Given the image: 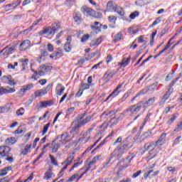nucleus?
Listing matches in <instances>:
<instances>
[{"instance_id": "f257e3e1", "label": "nucleus", "mask_w": 182, "mask_h": 182, "mask_svg": "<svg viewBox=\"0 0 182 182\" xmlns=\"http://www.w3.org/2000/svg\"><path fill=\"white\" fill-rule=\"evenodd\" d=\"M133 147V144L132 142L127 141V140L124 141L121 143L116 149L111 154V159H119L122 157V154L124 153V151H127L129 149Z\"/></svg>"}, {"instance_id": "f03ea898", "label": "nucleus", "mask_w": 182, "mask_h": 182, "mask_svg": "<svg viewBox=\"0 0 182 182\" xmlns=\"http://www.w3.org/2000/svg\"><path fill=\"white\" fill-rule=\"evenodd\" d=\"M141 107H143V102H139L136 105L129 106L127 109V112H130V116L131 117H133L134 114H136L139 110H141Z\"/></svg>"}, {"instance_id": "7ed1b4c3", "label": "nucleus", "mask_w": 182, "mask_h": 182, "mask_svg": "<svg viewBox=\"0 0 182 182\" xmlns=\"http://www.w3.org/2000/svg\"><path fill=\"white\" fill-rule=\"evenodd\" d=\"M50 87H52V84L48 85L46 88L36 90L34 92L35 97H42V96H45V95H48V92L50 90Z\"/></svg>"}, {"instance_id": "20e7f679", "label": "nucleus", "mask_w": 182, "mask_h": 182, "mask_svg": "<svg viewBox=\"0 0 182 182\" xmlns=\"http://www.w3.org/2000/svg\"><path fill=\"white\" fill-rule=\"evenodd\" d=\"M93 119V114L87 116L85 119H83L79 124H77L75 127V130H77V129L80 127H83V126H86L87 123L92 122Z\"/></svg>"}, {"instance_id": "39448f33", "label": "nucleus", "mask_w": 182, "mask_h": 182, "mask_svg": "<svg viewBox=\"0 0 182 182\" xmlns=\"http://www.w3.org/2000/svg\"><path fill=\"white\" fill-rule=\"evenodd\" d=\"M124 87V83H122L118 85V86L115 88V90L107 97V99L105 100V102H107L108 99H110V97H116L119 93L122 92V89Z\"/></svg>"}, {"instance_id": "423d86ee", "label": "nucleus", "mask_w": 182, "mask_h": 182, "mask_svg": "<svg viewBox=\"0 0 182 182\" xmlns=\"http://www.w3.org/2000/svg\"><path fill=\"white\" fill-rule=\"evenodd\" d=\"M51 69H52V67L49 65H43L38 68V71H34V73H36V75H38V76H43L45 75V73L46 72H49V70H50Z\"/></svg>"}, {"instance_id": "0eeeda50", "label": "nucleus", "mask_w": 182, "mask_h": 182, "mask_svg": "<svg viewBox=\"0 0 182 182\" xmlns=\"http://www.w3.org/2000/svg\"><path fill=\"white\" fill-rule=\"evenodd\" d=\"M9 151H11V148L9 146H0V156L1 157H8Z\"/></svg>"}, {"instance_id": "6e6552de", "label": "nucleus", "mask_w": 182, "mask_h": 182, "mask_svg": "<svg viewBox=\"0 0 182 182\" xmlns=\"http://www.w3.org/2000/svg\"><path fill=\"white\" fill-rule=\"evenodd\" d=\"M159 141H160V139H158L156 143L154 142H149L144 145V149L147 151H153L154 149H156V146L157 144H159Z\"/></svg>"}, {"instance_id": "1a4fd4ad", "label": "nucleus", "mask_w": 182, "mask_h": 182, "mask_svg": "<svg viewBox=\"0 0 182 182\" xmlns=\"http://www.w3.org/2000/svg\"><path fill=\"white\" fill-rule=\"evenodd\" d=\"M1 80L3 82H6L8 80V84L10 85V86H15V85H16L15 80H14L11 75H4L1 77Z\"/></svg>"}, {"instance_id": "9d476101", "label": "nucleus", "mask_w": 182, "mask_h": 182, "mask_svg": "<svg viewBox=\"0 0 182 182\" xmlns=\"http://www.w3.org/2000/svg\"><path fill=\"white\" fill-rule=\"evenodd\" d=\"M81 11L87 16H93V15H95V11L85 6L81 8Z\"/></svg>"}, {"instance_id": "9b49d317", "label": "nucleus", "mask_w": 182, "mask_h": 182, "mask_svg": "<svg viewBox=\"0 0 182 182\" xmlns=\"http://www.w3.org/2000/svg\"><path fill=\"white\" fill-rule=\"evenodd\" d=\"M149 136V132L144 133L143 135H140V133H138L136 136L134 138V141L136 143H141L144 141V139Z\"/></svg>"}, {"instance_id": "f8f14e48", "label": "nucleus", "mask_w": 182, "mask_h": 182, "mask_svg": "<svg viewBox=\"0 0 182 182\" xmlns=\"http://www.w3.org/2000/svg\"><path fill=\"white\" fill-rule=\"evenodd\" d=\"M39 22H42V18L36 20L28 28L22 31V33H23V35L29 33V32H31V31H32V29H33L35 26L39 23Z\"/></svg>"}, {"instance_id": "ddd939ff", "label": "nucleus", "mask_w": 182, "mask_h": 182, "mask_svg": "<svg viewBox=\"0 0 182 182\" xmlns=\"http://www.w3.org/2000/svg\"><path fill=\"white\" fill-rule=\"evenodd\" d=\"M38 35H48V36H50V35H55V33H53L51 27H46L38 32Z\"/></svg>"}, {"instance_id": "4468645a", "label": "nucleus", "mask_w": 182, "mask_h": 182, "mask_svg": "<svg viewBox=\"0 0 182 182\" xmlns=\"http://www.w3.org/2000/svg\"><path fill=\"white\" fill-rule=\"evenodd\" d=\"M52 168H53V166L50 165V167L47 170V171L44 173L43 178L44 180H49L50 178H53V177H55V174H53V172H52Z\"/></svg>"}, {"instance_id": "2eb2a0df", "label": "nucleus", "mask_w": 182, "mask_h": 182, "mask_svg": "<svg viewBox=\"0 0 182 182\" xmlns=\"http://www.w3.org/2000/svg\"><path fill=\"white\" fill-rule=\"evenodd\" d=\"M58 139H60V141H61L62 144H66V143L69 141V134L64 133L60 136H58Z\"/></svg>"}, {"instance_id": "dca6fc26", "label": "nucleus", "mask_w": 182, "mask_h": 182, "mask_svg": "<svg viewBox=\"0 0 182 182\" xmlns=\"http://www.w3.org/2000/svg\"><path fill=\"white\" fill-rule=\"evenodd\" d=\"M31 46V41L29 40L23 41L19 46L20 50H26Z\"/></svg>"}, {"instance_id": "f3484780", "label": "nucleus", "mask_w": 182, "mask_h": 182, "mask_svg": "<svg viewBox=\"0 0 182 182\" xmlns=\"http://www.w3.org/2000/svg\"><path fill=\"white\" fill-rule=\"evenodd\" d=\"M131 161H125L121 160L117 163V166H120L119 170H124V168H127L129 167V164H130Z\"/></svg>"}, {"instance_id": "a211bd4d", "label": "nucleus", "mask_w": 182, "mask_h": 182, "mask_svg": "<svg viewBox=\"0 0 182 182\" xmlns=\"http://www.w3.org/2000/svg\"><path fill=\"white\" fill-rule=\"evenodd\" d=\"M18 5H21L20 1H17L15 3L6 5L5 6L6 12H8V11H11V9H15L16 6H18Z\"/></svg>"}, {"instance_id": "6ab92c4d", "label": "nucleus", "mask_w": 182, "mask_h": 182, "mask_svg": "<svg viewBox=\"0 0 182 182\" xmlns=\"http://www.w3.org/2000/svg\"><path fill=\"white\" fill-rule=\"evenodd\" d=\"M96 161H86L85 167L81 168V170H85V173H87L90 168H92V166L95 165Z\"/></svg>"}, {"instance_id": "aec40b11", "label": "nucleus", "mask_w": 182, "mask_h": 182, "mask_svg": "<svg viewBox=\"0 0 182 182\" xmlns=\"http://www.w3.org/2000/svg\"><path fill=\"white\" fill-rule=\"evenodd\" d=\"M66 41L67 42L64 46V50L65 52H70V50H72V45H70V43L72 42V37H68Z\"/></svg>"}, {"instance_id": "412c9836", "label": "nucleus", "mask_w": 182, "mask_h": 182, "mask_svg": "<svg viewBox=\"0 0 182 182\" xmlns=\"http://www.w3.org/2000/svg\"><path fill=\"white\" fill-rule=\"evenodd\" d=\"M65 90V87L62 85V84L58 83L56 86V95H58V96H62Z\"/></svg>"}, {"instance_id": "4be33fe9", "label": "nucleus", "mask_w": 182, "mask_h": 182, "mask_svg": "<svg viewBox=\"0 0 182 182\" xmlns=\"http://www.w3.org/2000/svg\"><path fill=\"white\" fill-rule=\"evenodd\" d=\"M57 56H63V50L62 48H57L55 52L53 55H50V59H53V58H57Z\"/></svg>"}, {"instance_id": "5701e85b", "label": "nucleus", "mask_w": 182, "mask_h": 182, "mask_svg": "<svg viewBox=\"0 0 182 182\" xmlns=\"http://www.w3.org/2000/svg\"><path fill=\"white\" fill-rule=\"evenodd\" d=\"M117 6V5H116V4L113 3V1H109L107 4V9L109 11H111V12H116V7Z\"/></svg>"}, {"instance_id": "b1692460", "label": "nucleus", "mask_w": 182, "mask_h": 182, "mask_svg": "<svg viewBox=\"0 0 182 182\" xmlns=\"http://www.w3.org/2000/svg\"><path fill=\"white\" fill-rule=\"evenodd\" d=\"M100 26H102V25L97 21H95L94 24L90 26L91 29L95 32H100Z\"/></svg>"}, {"instance_id": "393cba45", "label": "nucleus", "mask_w": 182, "mask_h": 182, "mask_svg": "<svg viewBox=\"0 0 182 182\" xmlns=\"http://www.w3.org/2000/svg\"><path fill=\"white\" fill-rule=\"evenodd\" d=\"M32 147V145L31 144H26L24 147V149L21 151V154L23 156H26L28 153H31V148Z\"/></svg>"}, {"instance_id": "a878e982", "label": "nucleus", "mask_w": 182, "mask_h": 182, "mask_svg": "<svg viewBox=\"0 0 182 182\" xmlns=\"http://www.w3.org/2000/svg\"><path fill=\"white\" fill-rule=\"evenodd\" d=\"M53 105V101H43L40 103V108L43 109V107H48V106H52Z\"/></svg>"}, {"instance_id": "bb28decb", "label": "nucleus", "mask_w": 182, "mask_h": 182, "mask_svg": "<svg viewBox=\"0 0 182 182\" xmlns=\"http://www.w3.org/2000/svg\"><path fill=\"white\" fill-rule=\"evenodd\" d=\"M52 31L55 33V32H58L59 29H60V23L59 22H55L53 23L50 26Z\"/></svg>"}, {"instance_id": "cd10ccee", "label": "nucleus", "mask_w": 182, "mask_h": 182, "mask_svg": "<svg viewBox=\"0 0 182 182\" xmlns=\"http://www.w3.org/2000/svg\"><path fill=\"white\" fill-rule=\"evenodd\" d=\"M20 62L21 63V66L23 68V70H25L26 68H28V65L29 63V59L28 58H21L20 60Z\"/></svg>"}, {"instance_id": "c85d7f7f", "label": "nucleus", "mask_w": 182, "mask_h": 182, "mask_svg": "<svg viewBox=\"0 0 182 182\" xmlns=\"http://www.w3.org/2000/svg\"><path fill=\"white\" fill-rule=\"evenodd\" d=\"M130 57H129L128 58H123L122 62L119 63V65L122 66V68H126V66H127V65H129V63H130Z\"/></svg>"}, {"instance_id": "c756f323", "label": "nucleus", "mask_w": 182, "mask_h": 182, "mask_svg": "<svg viewBox=\"0 0 182 182\" xmlns=\"http://www.w3.org/2000/svg\"><path fill=\"white\" fill-rule=\"evenodd\" d=\"M3 52L5 50V52L4 53V55L5 56H6V55H10V53H12V52H14V50H15V47L14 46H11L10 48H5L3 50Z\"/></svg>"}, {"instance_id": "7c9ffc66", "label": "nucleus", "mask_w": 182, "mask_h": 182, "mask_svg": "<svg viewBox=\"0 0 182 182\" xmlns=\"http://www.w3.org/2000/svg\"><path fill=\"white\" fill-rule=\"evenodd\" d=\"M16 143V139L15 137L7 138L5 141V144L8 146H12V144H15Z\"/></svg>"}, {"instance_id": "2f4dec72", "label": "nucleus", "mask_w": 182, "mask_h": 182, "mask_svg": "<svg viewBox=\"0 0 182 182\" xmlns=\"http://www.w3.org/2000/svg\"><path fill=\"white\" fill-rule=\"evenodd\" d=\"M100 43H102V37H100L96 40H92L90 43V46H99Z\"/></svg>"}, {"instance_id": "473e14b6", "label": "nucleus", "mask_w": 182, "mask_h": 182, "mask_svg": "<svg viewBox=\"0 0 182 182\" xmlns=\"http://www.w3.org/2000/svg\"><path fill=\"white\" fill-rule=\"evenodd\" d=\"M172 92H173V90H171V88H169L168 90V92H166V94L164 95V97L161 100L162 103H164V102H166V100H167L168 97H170V95H171Z\"/></svg>"}, {"instance_id": "72a5a7b5", "label": "nucleus", "mask_w": 182, "mask_h": 182, "mask_svg": "<svg viewBox=\"0 0 182 182\" xmlns=\"http://www.w3.org/2000/svg\"><path fill=\"white\" fill-rule=\"evenodd\" d=\"M11 109L9 105H6L4 107H0V114L1 113H8Z\"/></svg>"}, {"instance_id": "f704fd0d", "label": "nucleus", "mask_w": 182, "mask_h": 182, "mask_svg": "<svg viewBox=\"0 0 182 182\" xmlns=\"http://www.w3.org/2000/svg\"><path fill=\"white\" fill-rule=\"evenodd\" d=\"M74 21L77 23H80V22H82V16H80V13H75Z\"/></svg>"}, {"instance_id": "c9c22d12", "label": "nucleus", "mask_w": 182, "mask_h": 182, "mask_svg": "<svg viewBox=\"0 0 182 182\" xmlns=\"http://www.w3.org/2000/svg\"><path fill=\"white\" fill-rule=\"evenodd\" d=\"M26 93L25 89L22 87L19 91L17 92L16 95L18 97H23Z\"/></svg>"}, {"instance_id": "e433bc0d", "label": "nucleus", "mask_w": 182, "mask_h": 182, "mask_svg": "<svg viewBox=\"0 0 182 182\" xmlns=\"http://www.w3.org/2000/svg\"><path fill=\"white\" fill-rule=\"evenodd\" d=\"M70 163H72V161H65L64 162L62 163V164L65 165L64 166V167L62 168L61 171H60V174H62L63 171L66 170V168H68V166H70Z\"/></svg>"}, {"instance_id": "4c0bfd02", "label": "nucleus", "mask_w": 182, "mask_h": 182, "mask_svg": "<svg viewBox=\"0 0 182 182\" xmlns=\"http://www.w3.org/2000/svg\"><path fill=\"white\" fill-rule=\"evenodd\" d=\"M59 147H60V144H56L55 142L52 143V150L53 153H56V151H58V150L59 149Z\"/></svg>"}, {"instance_id": "58836bf2", "label": "nucleus", "mask_w": 182, "mask_h": 182, "mask_svg": "<svg viewBox=\"0 0 182 182\" xmlns=\"http://www.w3.org/2000/svg\"><path fill=\"white\" fill-rule=\"evenodd\" d=\"M122 36H123V34L122 33H117L114 36V42H119V41H122Z\"/></svg>"}, {"instance_id": "ea45409f", "label": "nucleus", "mask_w": 182, "mask_h": 182, "mask_svg": "<svg viewBox=\"0 0 182 182\" xmlns=\"http://www.w3.org/2000/svg\"><path fill=\"white\" fill-rule=\"evenodd\" d=\"M115 12H117L120 16H123L124 15V10H123L120 6H117Z\"/></svg>"}, {"instance_id": "a19ab883", "label": "nucleus", "mask_w": 182, "mask_h": 182, "mask_svg": "<svg viewBox=\"0 0 182 182\" xmlns=\"http://www.w3.org/2000/svg\"><path fill=\"white\" fill-rule=\"evenodd\" d=\"M83 161H75L74 165L73 167L70 169V171H72L73 168H76L77 167H79V166L82 165Z\"/></svg>"}, {"instance_id": "79ce46f5", "label": "nucleus", "mask_w": 182, "mask_h": 182, "mask_svg": "<svg viewBox=\"0 0 182 182\" xmlns=\"http://www.w3.org/2000/svg\"><path fill=\"white\" fill-rule=\"evenodd\" d=\"M173 38H171L169 41L168 42V43L166 45V46L164 48V49L160 51V54L161 55V53L166 52V50H167V49H168V48H170L171 46V44H170V42H171V41H173Z\"/></svg>"}, {"instance_id": "37998d69", "label": "nucleus", "mask_w": 182, "mask_h": 182, "mask_svg": "<svg viewBox=\"0 0 182 182\" xmlns=\"http://www.w3.org/2000/svg\"><path fill=\"white\" fill-rule=\"evenodd\" d=\"M50 126V123L46 124L43 128V132H42V136H44V134H46L48 133V129H49V127Z\"/></svg>"}, {"instance_id": "c03bdc74", "label": "nucleus", "mask_w": 182, "mask_h": 182, "mask_svg": "<svg viewBox=\"0 0 182 182\" xmlns=\"http://www.w3.org/2000/svg\"><path fill=\"white\" fill-rule=\"evenodd\" d=\"M93 130V127L90 128L87 132H86V136H88L87 137L85 138V143H87L89 140H90V132Z\"/></svg>"}, {"instance_id": "a18cd8bd", "label": "nucleus", "mask_w": 182, "mask_h": 182, "mask_svg": "<svg viewBox=\"0 0 182 182\" xmlns=\"http://www.w3.org/2000/svg\"><path fill=\"white\" fill-rule=\"evenodd\" d=\"M16 113L17 116H23V114H25V109L23 107H21Z\"/></svg>"}, {"instance_id": "49530a36", "label": "nucleus", "mask_w": 182, "mask_h": 182, "mask_svg": "<svg viewBox=\"0 0 182 182\" xmlns=\"http://www.w3.org/2000/svg\"><path fill=\"white\" fill-rule=\"evenodd\" d=\"M108 21L114 25L116 23V21H117V17H116V16H108Z\"/></svg>"}, {"instance_id": "de8ad7c7", "label": "nucleus", "mask_w": 182, "mask_h": 182, "mask_svg": "<svg viewBox=\"0 0 182 182\" xmlns=\"http://www.w3.org/2000/svg\"><path fill=\"white\" fill-rule=\"evenodd\" d=\"M154 102H156V97L150 98L145 102V105L147 106H151Z\"/></svg>"}, {"instance_id": "09e8293b", "label": "nucleus", "mask_w": 182, "mask_h": 182, "mask_svg": "<svg viewBox=\"0 0 182 182\" xmlns=\"http://www.w3.org/2000/svg\"><path fill=\"white\" fill-rule=\"evenodd\" d=\"M178 114H175L172 115L171 119L167 122V124H171V123H173V122H174L176 120V119L178 117Z\"/></svg>"}, {"instance_id": "8fccbe9b", "label": "nucleus", "mask_w": 182, "mask_h": 182, "mask_svg": "<svg viewBox=\"0 0 182 182\" xmlns=\"http://www.w3.org/2000/svg\"><path fill=\"white\" fill-rule=\"evenodd\" d=\"M26 92H28V90H31V89H33V84H28L24 86H23Z\"/></svg>"}, {"instance_id": "3c124183", "label": "nucleus", "mask_w": 182, "mask_h": 182, "mask_svg": "<svg viewBox=\"0 0 182 182\" xmlns=\"http://www.w3.org/2000/svg\"><path fill=\"white\" fill-rule=\"evenodd\" d=\"M45 60H46V57H44L42 54L37 58L38 63H42V62H45Z\"/></svg>"}, {"instance_id": "603ef678", "label": "nucleus", "mask_w": 182, "mask_h": 182, "mask_svg": "<svg viewBox=\"0 0 182 182\" xmlns=\"http://www.w3.org/2000/svg\"><path fill=\"white\" fill-rule=\"evenodd\" d=\"M136 16H139V11H134L129 15L130 19H134Z\"/></svg>"}, {"instance_id": "864d4df0", "label": "nucleus", "mask_w": 182, "mask_h": 182, "mask_svg": "<svg viewBox=\"0 0 182 182\" xmlns=\"http://www.w3.org/2000/svg\"><path fill=\"white\" fill-rule=\"evenodd\" d=\"M119 122H120V117H118L116 119H114V118L111 119L112 126H113L114 124H117Z\"/></svg>"}, {"instance_id": "5fc2aeb1", "label": "nucleus", "mask_w": 182, "mask_h": 182, "mask_svg": "<svg viewBox=\"0 0 182 182\" xmlns=\"http://www.w3.org/2000/svg\"><path fill=\"white\" fill-rule=\"evenodd\" d=\"M89 38H90V35L89 34H85L82 36V38H81V42L84 43L86 42V41H87L89 39Z\"/></svg>"}, {"instance_id": "6e6d98bb", "label": "nucleus", "mask_w": 182, "mask_h": 182, "mask_svg": "<svg viewBox=\"0 0 182 182\" xmlns=\"http://www.w3.org/2000/svg\"><path fill=\"white\" fill-rule=\"evenodd\" d=\"M76 157V154L74 152H71L68 154L67 160H73Z\"/></svg>"}, {"instance_id": "4d7b16f0", "label": "nucleus", "mask_w": 182, "mask_h": 182, "mask_svg": "<svg viewBox=\"0 0 182 182\" xmlns=\"http://www.w3.org/2000/svg\"><path fill=\"white\" fill-rule=\"evenodd\" d=\"M48 164L49 167H50V166L53 167V166H58V161H56V160H51L48 162Z\"/></svg>"}, {"instance_id": "13d9d810", "label": "nucleus", "mask_w": 182, "mask_h": 182, "mask_svg": "<svg viewBox=\"0 0 182 182\" xmlns=\"http://www.w3.org/2000/svg\"><path fill=\"white\" fill-rule=\"evenodd\" d=\"M47 49L49 52H53V45H52L50 43H48L47 44Z\"/></svg>"}, {"instance_id": "bf43d9fd", "label": "nucleus", "mask_w": 182, "mask_h": 182, "mask_svg": "<svg viewBox=\"0 0 182 182\" xmlns=\"http://www.w3.org/2000/svg\"><path fill=\"white\" fill-rule=\"evenodd\" d=\"M78 176H79V173H75V174H73V175L67 181V182L73 181V180H75V178H76V177H77Z\"/></svg>"}, {"instance_id": "052dcab7", "label": "nucleus", "mask_w": 182, "mask_h": 182, "mask_svg": "<svg viewBox=\"0 0 182 182\" xmlns=\"http://www.w3.org/2000/svg\"><path fill=\"white\" fill-rule=\"evenodd\" d=\"M178 79H180L179 77L175 78L173 80H172L171 82V83L169 84V87H173V86H174L175 83L177 82V80H178Z\"/></svg>"}, {"instance_id": "680f3d73", "label": "nucleus", "mask_w": 182, "mask_h": 182, "mask_svg": "<svg viewBox=\"0 0 182 182\" xmlns=\"http://www.w3.org/2000/svg\"><path fill=\"white\" fill-rule=\"evenodd\" d=\"M16 66H18V63H14V65H12V64H9L8 65V69H15V68H16Z\"/></svg>"}, {"instance_id": "e2e57ef3", "label": "nucleus", "mask_w": 182, "mask_h": 182, "mask_svg": "<svg viewBox=\"0 0 182 182\" xmlns=\"http://www.w3.org/2000/svg\"><path fill=\"white\" fill-rule=\"evenodd\" d=\"M82 90H86L90 87V84H82L81 85Z\"/></svg>"}, {"instance_id": "0e129e2a", "label": "nucleus", "mask_w": 182, "mask_h": 182, "mask_svg": "<svg viewBox=\"0 0 182 182\" xmlns=\"http://www.w3.org/2000/svg\"><path fill=\"white\" fill-rule=\"evenodd\" d=\"M85 116H87V111H85L82 114H80V116L78 117V120H82V119H83V117H85Z\"/></svg>"}, {"instance_id": "69168bd1", "label": "nucleus", "mask_w": 182, "mask_h": 182, "mask_svg": "<svg viewBox=\"0 0 182 182\" xmlns=\"http://www.w3.org/2000/svg\"><path fill=\"white\" fill-rule=\"evenodd\" d=\"M36 119V117H32L28 119V124H33V122Z\"/></svg>"}, {"instance_id": "338daca9", "label": "nucleus", "mask_w": 182, "mask_h": 182, "mask_svg": "<svg viewBox=\"0 0 182 182\" xmlns=\"http://www.w3.org/2000/svg\"><path fill=\"white\" fill-rule=\"evenodd\" d=\"M173 77H174V75H173V73H169L166 77V80L168 82V80H171V79H173Z\"/></svg>"}, {"instance_id": "774afa93", "label": "nucleus", "mask_w": 182, "mask_h": 182, "mask_svg": "<svg viewBox=\"0 0 182 182\" xmlns=\"http://www.w3.org/2000/svg\"><path fill=\"white\" fill-rule=\"evenodd\" d=\"M112 60H113V57H112L111 55H108L106 60L107 63H110V62H112Z\"/></svg>"}]
</instances>
